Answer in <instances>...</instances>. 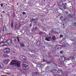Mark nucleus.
<instances>
[{
    "label": "nucleus",
    "instance_id": "obj_7",
    "mask_svg": "<svg viewBox=\"0 0 76 76\" xmlns=\"http://www.w3.org/2000/svg\"><path fill=\"white\" fill-rule=\"evenodd\" d=\"M61 59L62 61L64 62L66 60V58L64 56H62L61 57Z\"/></svg>",
    "mask_w": 76,
    "mask_h": 76
},
{
    "label": "nucleus",
    "instance_id": "obj_50",
    "mask_svg": "<svg viewBox=\"0 0 76 76\" xmlns=\"http://www.w3.org/2000/svg\"><path fill=\"white\" fill-rule=\"evenodd\" d=\"M64 76H67V74H66V73L65 75H64Z\"/></svg>",
    "mask_w": 76,
    "mask_h": 76
},
{
    "label": "nucleus",
    "instance_id": "obj_13",
    "mask_svg": "<svg viewBox=\"0 0 76 76\" xmlns=\"http://www.w3.org/2000/svg\"><path fill=\"white\" fill-rule=\"evenodd\" d=\"M51 69V68H50V66H48L45 68V69L46 70H48V69Z\"/></svg>",
    "mask_w": 76,
    "mask_h": 76
},
{
    "label": "nucleus",
    "instance_id": "obj_26",
    "mask_svg": "<svg viewBox=\"0 0 76 76\" xmlns=\"http://www.w3.org/2000/svg\"><path fill=\"white\" fill-rule=\"evenodd\" d=\"M59 46H60V45H57L56 46V48L59 47Z\"/></svg>",
    "mask_w": 76,
    "mask_h": 76
},
{
    "label": "nucleus",
    "instance_id": "obj_46",
    "mask_svg": "<svg viewBox=\"0 0 76 76\" xmlns=\"http://www.w3.org/2000/svg\"><path fill=\"white\" fill-rule=\"evenodd\" d=\"M34 19V20L35 21V20H36L37 19V18H35V19Z\"/></svg>",
    "mask_w": 76,
    "mask_h": 76
},
{
    "label": "nucleus",
    "instance_id": "obj_51",
    "mask_svg": "<svg viewBox=\"0 0 76 76\" xmlns=\"http://www.w3.org/2000/svg\"><path fill=\"white\" fill-rule=\"evenodd\" d=\"M62 1H66V0H62Z\"/></svg>",
    "mask_w": 76,
    "mask_h": 76
},
{
    "label": "nucleus",
    "instance_id": "obj_11",
    "mask_svg": "<svg viewBox=\"0 0 76 76\" xmlns=\"http://www.w3.org/2000/svg\"><path fill=\"white\" fill-rule=\"evenodd\" d=\"M12 53L13 54H14V55H15L16 54V52L15 50H14L12 52Z\"/></svg>",
    "mask_w": 76,
    "mask_h": 76
},
{
    "label": "nucleus",
    "instance_id": "obj_18",
    "mask_svg": "<svg viewBox=\"0 0 76 76\" xmlns=\"http://www.w3.org/2000/svg\"><path fill=\"white\" fill-rule=\"evenodd\" d=\"M17 39L18 41V42H20V39H19V37H17Z\"/></svg>",
    "mask_w": 76,
    "mask_h": 76
},
{
    "label": "nucleus",
    "instance_id": "obj_19",
    "mask_svg": "<svg viewBox=\"0 0 76 76\" xmlns=\"http://www.w3.org/2000/svg\"><path fill=\"white\" fill-rule=\"evenodd\" d=\"M20 45H21L22 47H25V45L23 44H20Z\"/></svg>",
    "mask_w": 76,
    "mask_h": 76
},
{
    "label": "nucleus",
    "instance_id": "obj_22",
    "mask_svg": "<svg viewBox=\"0 0 76 76\" xmlns=\"http://www.w3.org/2000/svg\"><path fill=\"white\" fill-rule=\"evenodd\" d=\"M11 26L12 28H13V23H11Z\"/></svg>",
    "mask_w": 76,
    "mask_h": 76
},
{
    "label": "nucleus",
    "instance_id": "obj_2",
    "mask_svg": "<svg viewBox=\"0 0 76 76\" xmlns=\"http://www.w3.org/2000/svg\"><path fill=\"white\" fill-rule=\"evenodd\" d=\"M22 66H23V69L25 70H27L29 67H28V63L24 62L22 64Z\"/></svg>",
    "mask_w": 76,
    "mask_h": 76
},
{
    "label": "nucleus",
    "instance_id": "obj_42",
    "mask_svg": "<svg viewBox=\"0 0 76 76\" xmlns=\"http://www.w3.org/2000/svg\"><path fill=\"white\" fill-rule=\"evenodd\" d=\"M65 13L66 14H68V12H66Z\"/></svg>",
    "mask_w": 76,
    "mask_h": 76
},
{
    "label": "nucleus",
    "instance_id": "obj_10",
    "mask_svg": "<svg viewBox=\"0 0 76 76\" xmlns=\"http://www.w3.org/2000/svg\"><path fill=\"white\" fill-rule=\"evenodd\" d=\"M62 6L64 9V10L65 9L66 7V4L63 3V4H62Z\"/></svg>",
    "mask_w": 76,
    "mask_h": 76
},
{
    "label": "nucleus",
    "instance_id": "obj_53",
    "mask_svg": "<svg viewBox=\"0 0 76 76\" xmlns=\"http://www.w3.org/2000/svg\"><path fill=\"white\" fill-rule=\"evenodd\" d=\"M7 75H9V73H7Z\"/></svg>",
    "mask_w": 76,
    "mask_h": 76
},
{
    "label": "nucleus",
    "instance_id": "obj_59",
    "mask_svg": "<svg viewBox=\"0 0 76 76\" xmlns=\"http://www.w3.org/2000/svg\"><path fill=\"white\" fill-rule=\"evenodd\" d=\"M41 35H42L43 34H42Z\"/></svg>",
    "mask_w": 76,
    "mask_h": 76
},
{
    "label": "nucleus",
    "instance_id": "obj_8",
    "mask_svg": "<svg viewBox=\"0 0 76 76\" xmlns=\"http://www.w3.org/2000/svg\"><path fill=\"white\" fill-rule=\"evenodd\" d=\"M33 75H34V76H39L40 75L37 74V72H34L33 73Z\"/></svg>",
    "mask_w": 76,
    "mask_h": 76
},
{
    "label": "nucleus",
    "instance_id": "obj_12",
    "mask_svg": "<svg viewBox=\"0 0 76 76\" xmlns=\"http://www.w3.org/2000/svg\"><path fill=\"white\" fill-rule=\"evenodd\" d=\"M4 67L3 64L1 63H0V68H3Z\"/></svg>",
    "mask_w": 76,
    "mask_h": 76
},
{
    "label": "nucleus",
    "instance_id": "obj_31",
    "mask_svg": "<svg viewBox=\"0 0 76 76\" xmlns=\"http://www.w3.org/2000/svg\"><path fill=\"white\" fill-rule=\"evenodd\" d=\"M60 38H63V36L62 34H61V35H60Z\"/></svg>",
    "mask_w": 76,
    "mask_h": 76
},
{
    "label": "nucleus",
    "instance_id": "obj_57",
    "mask_svg": "<svg viewBox=\"0 0 76 76\" xmlns=\"http://www.w3.org/2000/svg\"><path fill=\"white\" fill-rule=\"evenodd\" d=\"M7 4H6V6H7Z\"/></svg>",
    "mask_w": 76,
    "mask_h": 76
},
{
    "label": "nucleus",
    "instance_id": "obj_29",
    "mask_svg": "<svg viewBox=\"0 0 76 76\" xmlns=\"http://www.w3.org/2000/svg\"><path fill=\"white\" fill-rule=\"evenodd\" d=\"M22 13H23V15H25L26 14V13L24 12H22Z\"/></svg>",
    "mask_w": 76,
    "mask_h": 76
},
{
    "label": "nucleus",
    "instance_id": "obj_48",
    "mask_svg": "<svg viewBox=\"0 0 76 76\" xmlns=\"http://www.w3.org/2000/svg\"><path fill=\"white\" fill-rule=\"evenodd\" d=\"M30 26H31H31H32V24H30Z\"/></svg>",
    "mask_w": 76,
    "mask_h": 76
},
{
    "label": "nucleus",
    "instance_id": "obj_37",
    "mask_svg": "<svg viewBox=\"0 0 76 76\" xmlns=\"http://www.w3.org/2000/svg\"><path fill=\"white\" fill-rule=\"evenodd\" d=\"M72 12H73V13H74V12H75V10H74V9H72Z\"/></svg>",
    "mask_w": 76,
    "mask_h": 76
},
{
    "label": "nucleus",
    "instance_id": "obj_36",
    "mask_svg": "<svg viewBox=\"0 0 76 76\" xmlns=\"http://www.w3.org/2000/svg\"><path fill=\"white\" fill-rule=\"evenodd\" d=\"M66 45L67 46V47H69V44H68V43H66Z\"/></svg>",
    "mask_w": 76,
    "mask_h": 76
},
{
    "label": "nucleus",
    "instance_id": "obj_52",
    "mask_svg": "<svg viewBox=\"0 0 76 76\" xmlns=\"http://www.w3.org/2000/svg\"><path fill=\"white\" fill-rule=\"evenodd\" d=\"M2 12L4 13H5V12H4V11H3Z\"/></svg>",
    "mask_w": 76,
    "mask_h": 76
},
{
    "label": "nucleus",
    "instance_id": "obj_15",
    "mask_svg": "<svg viewBox=\"0 0 76 76\" xmlns=\"http://www.w3.org/2000/svg\"><path fill=\"white\" fill-rule=\"evenodd\" d=\"M59 63L61 66H63V63H62V62H61V61H59Z\"/></svg>",
    "mask_w": 76,
    "mask_h": 76
},
{
    "label": "nucleus",
    "instance_id": "obj_3",
    "mask_svg": "<svg viewBox=\"0 0 76 76\" xmlns=\"http://www.w3.org/2000/svg\"><path fill=\"white\" fill-rule=\"evenodd\" d=\"M19 59L21 61H26V58L24 56H19Z\"/></svg>",
    "mask_w": 76,
    "mask_h": 76
},
{
    "label": "nucleus",
    "instance_id": "obj_47",
    "mask_svg": "<svg viewBox=\"0 0 76 76\" xmlns=\"http://www.w3.org/2000/svg\"><path fill=\"white\" fill-rule=\"evenodd\" d=\"M10 41H12V40L11 39H10Z\"/></svg>",
    "mask_w": 76,
    "mask_h": 76
},
{
    "label": "nucleus",
    "instance_id": "obj_44",
    "mask_svg": "<svg viewBox=\"0 0 76 76\" xmlns=\"http://www.w3.org/2000/svg\"><path fill=\"white\" fill-rule=\"evenodd\" d=\"M72 67H75V65H72Z\"/></svg>",
    "mask_w": 76,
    "mask_h": 76
},
{
    "label": "nucleus",
    "instance_id": "obj_41",
    "mask_svg": "<svg viewBox=\"0 0 76 76\" xmlns=\"http://www.w3.org/2000/svg\"><path fill=\"white\" fill-rule=\"evenodd\" d=\"M7 35H10V33H8L7 34Z\"/></svg>",
    "mask_w": 76,
    "mask_h": 76
},
{
    "label": "nucleus",
    "instance_id": "obj_21",
    "mask_svg": "<svg viewBox=\"0 0 76 76\" xmlns=\"http://www.w3.org/2000/svg\"><path fill=\"white\" fill-rule=\"evenodd\" d=\"M17 42L18 41H17V40H16V39H14V43H17Z\"/></svg>",
    "mask_w": 76,
    "mask_h": 76
},
{
    "label": "nucleus",
    "instance_id": "obj_56",
    "mask_svg": "<svg viewBox=\"0 0 76 76\" xmlns=\"http://www.w3.org/2000/svg\"><path fill=\"white\" fill-rule=\"evenodd\" d=\"M59 9H61V7H59Z\"/></svg>",
    "mask_w": 76,
    "mask_h": 76
},
{
    "label": "nucleus",
    "instance_id": "obj_55",
    "mask_svg": "<svg viewBox=\"0 0 76 76\" xmlns=\"http://www.w3.org/2000/svg\"><path fill=\"white\" fill-rule=\"evenodd\" d=\"M12 0V1H15V0Z\"/></svg>",
    "mask_w": 76,
    "mask_h": 76
},
{
    "label": "nucleus",
    "instance_id": "obj_14",
    "mask_svg": "<svg viewBox=\"0 0 76 76\" xmlns=\"http://www.w3.org/2000/svg\"><path fill=\"white\" fill-rule=\"evenodd\" d=\"M13 44V42L12 41H10V42L8 43V44L10 45H12Z\"/></svg>",
    "mask_w": 76,
    "mask_h": 76
},
{
    "label": "nucleus",
    "instance_id": "obj_43",
    "mask_svg": "<svg viewBox=\"0 0 76 76\" xmlns=\"http://www.w3.org/2000/svg\"><path fill=\"white\" fill-rule=\"evenodd\" d=\"M57 48V49H61V48Z\"/></svg>",
    "mask_w": 76,
    "mask_h": 76
},
{
    "label": "nucleus",
    "instance_id": "obj_16",
    "mask_svg": "<svg viewBox=\"0 0 76 76\" xmlns=\"http://www.w3.org/2000/svg\"><path fill=\"white\" fill-rule=\"evenodd\" d=\"M68 16L69 17V18H72L73 16V15L72 14L71 15H70V14H69L68 15Z\"/></svg>",
    "mask_w": 76,
    "mask_h": 76
},
{
    "label": "nucleus",
    "instance_id": "obj_23",
    "mask_svg": "<svg viewBox=\"0 0 76 76\" xmlns=\"http://www.w3.org/2000/svg\"><path fill=\"white\" fill-rule=\"evenodd\" d=\"M9 40H7L5 42V43H6V42H7V43H8V44L9 43Z\"/></svg>",
    "mask_w": 76,
    "mask_h": 76
},
{
    "label": "nucleus",
    "instance_id": "obj_38",
    "mask_svg": "<svg viewBox=\"0 0 76 76\" xmlns=\"http://www.w3.org/2000/svg\"><path fill=\"white\" fill-rule=\"evenodd\" d=\"M74 24L75 26H76V22L75 23H74Z\"/></svg>",
    "mask_w": 76,
    "mask_h": 76
},
{
    "label": "nucleus",
    "instance_id": "obj_30",
    "mask_svg": "<svg viewBox=\"0 0 76 76\" xmlns=\"http://www.w3.org/2000/svg\"><path fill=\"white\" fill-rule=\"evenodd\" d=\"M59 3H60V4L61 6V5H62V4H63V3L61 2H60Z\"/></svg>",
    "mask_w": 76,
    "mask_h": 76
},
{
    "label": "nucleus",
    "instance_id": "obj_27",
    "mask_svg": "<svg viewBox=\"0 0 76 76\" xmlns=\"http://www.w3.org/2000/svg\"><path fill=\"white\" fill-rule=\"evenodd\" d=\"M54 32V29H52L51 31L50 32H51V34L52 33H53V32Z\"/></svg>",
    "mask_w": 76,
    "mask_h": 76
},
{
    "label": "nucleus",
    "instance_id": "obj_1",
    "mask_svg": "<svg viewBox=\"0 0 76 76\" xmlns=\"http://www.w3.org/2000/svg\"><path fill=\"white\" fill-rule=\"evenodd\" d=\"M10 65L12 69L15 70L17 68H18L19 70H20V64L16 60L12 61Z\"/></svg>",
    "mask_w": 76,
    "mask_h": 76
},
{
    "label": "nucleus",
    "instance_id": "obj_6",
    "mask_svg": "<svg viewBox=\"0 0 76 76\" xmlns=\"http://www.w3.org/2000/svg\"><path fill=\"white\" fill-rule=\"evenodd\" d=\"M53 72L54 73V74H56L58 73L59 72L58 71L56 70V69H53L52 70Z\"/></svg>",
    "mask_w": 76,
    "mask_h": 76
},
{
    "label": "nucleus",
    "instance_id": "obj_32",
    "mask_svg": "<svg viewBox=\"0 0 76 76\" xmlns=\"http://www.w3.org/2000/svg\"><path fill=\"white\" fill-rule=\"evenodd\" d=\"M0 19H1L3 18V16H2V15H1V16H0Z\"/></svg>",
    "mask_w": 76,
    "mask_h": 76
},
{
    "label": "nucleus",
    "instance_id": "obj_24",
    "mask_svg": "<svg viewBox=\"0 0 76 76\" xmlns=\"http://www.w3.org/2000/svg\"><path fill=\"white\" fill-rule=\"evenodd\" d=\"M1 44H4V42L3 41H1V42H0V44L1 45Z\"/></svg>",
    "mask_w": 76,
    "mask_h": 76
},
{
    "label": "nucleus",
    "instance_id": "obj_34",
    "mask_svg": "<svg viewBox=\"0 0 76 76\" xmlns=\"http://www.w3.org/2000/svg\"><path fill=\"white\" fill-rule=\"evenodd\" d=\"M61 20H62V21H63V20H64V19H63V17L61 18Z\"/></svg>",
    "mask_w": 76,
    "mask_h": 76
},
{
    "label": "nucleus",
    "instance_id": "obj_4",
    "mask_svg": "<svg viewBox=\"0 0 76 76\" xmlns=\"http://www.w3.org/2000/svg\"><path fill=\"white\" fill-rule=\"evenodd\" d=\"M4 52L6 54H8L10 52V49H5L4 50Z\"/></svg>",
    "mask_w": 76,
    "mask_h": 76
},
{
    "label": "nucleus",
    "instance_id": "obj_33",
    "mask_svg": "<svg viewBox=\"0 0 76 76\" xmlns=\"http://www.w3.org/2000/svg\"><path fill=\"white\" fill-rule=\"evenodd\" d=\"M1 7H3V4H1Z\"/></svg>",
    "mask_w": 76,
    "mask_h": 76
},
{
    "label": "nucleus",
    "instance_id": "obj_45",
    "mask_svg": "<svg viewBox=\"0 0 76 76\" xmlns=\"http://www.w3.org/2000/svg\"><path fill=\"white\" fill-rule=\"evenodd\" d=\"M1 41H2L1 40V37L0 38V42H1Z\"/></svg>",
    "mask_w": 76,
    "mask_h": 76
},
{
    "label": "nucleus",
    "instance_id": "obj_35",
    "mask_svg": "<svg viewBox=\"0 0 76 76\" xmlns=\"http://www.w3.org/2000/svg\"><path fill=\"white\" fill-rule=\"evenodd\" d=\"M34 21H35V20H34V19H33L31 20V22H34Z\"/></svg>",
    "mask_w": 76,
    "mask_h": 76
},
{
    "label": "nucleus",
    "instance_id": "obj_40",
    "mask_svg": "<svg viewBox=\"0 0 76 76\" xmlns=\"http://www.w3.org/2000/svg\"><path fill=\"white\" fill-rule=\"evenodd\" d=\"M63 51H61L60 52V54H63Z\"/></svg>",
    "mask_w": 76,
    "mask_h": 76
},
{
    "label": "nucleus",
    "instance_id": "obj_20",
    "mask_svg": "<svg viewBox=\"0 0 76 76\" xmlns=\"http://www.w3.org/2000/svg\"><path fill=\"white\" fill-rule=\"evenodd\" d=\"M52 39L53 40H56V37L53 36V37L52 38Z\"/></svg>",
    "mask_w": 76,
    "mask_h": 76
},
{
    "label": "nucleus",
    "instance_id": "obj_54",
    "mask_svg": "<svg viewBox=\"0 0 76 76\" xmlns=\"http://www.w3.org/2000/svg\"><path fill=\"white\" fill-rule=\"evenodd\" d=\"M17 5H18L19 4H18V3H17Z\"/></svg>",
    "mask_w": 76,
    "mask_h": 76
},
{
    "label": "nucleus",
    "instance_id": "obj_58",
    "mask_svg": "<svg viewBox=\"0 0 76 76\" xmlns=\"http://www.w3.org/2000/svg\"><path fill=\"white\" fill-rule=\"evenodd\" d=\"M1 39H3V38H1Z\"/></svg>",
    "mask_w": 76,
    "mask_h": 76
},
{
    "label": "nucleus",
    "instance_id": "obj_17",
    "mask_svg": "<svg viewBox=\"0 0 76 76\" xmlns=\"http://www.w3.org/2000/svg\"><path fill=\"white\" fill-rule=\"evenodd\" d=\"M36 44L37 45H40V42H37Z\"/></svg>",
    "mask_w": 76,
    "mask_h": 76
},
{
    "label": "nucleus",
    "instance_id": "obj_9",
    "mask_svg": "<svg viewBox=\"0 0 76 76\" xmlns=\"http://www.w3.org/2000/svg\"><path fill=\"white\" fill-rule=\"evenodd\" d=\"M6 29V26H4L3 28V32H5V31H7Z\"/></svg>",
    "mask_w": 76,
    "mask_h": 76
},
{
    "label": "nucleus",
    "instance_id": "obj_28",
    "mask_svg": "<svg viewBox=\"0 0 76 76\" xmlns=\"http://www.w3.org/2000/svg\"><path fill=\"white\" fill-rule=\"evenodd\" d=\"M39 34H43V32L42 31H40L39 32Z\"/></svg>",
    "mask_w": 76,
    "mask_h": 76
},
{
    "label": "nucleus",
    "instance_id": "obj_25",
    "mask_svg": "<svg viewBox=\"0 0 76 76\" xmlns=\"http://www.w3.org/2000/svg\"><path fill=\"white\" fill-rule=\"evenodd\" d=\"M48 54L49 55V58H52V57H51V56L50 55V53H48Z\"/></svg>",
    "mask_w": 76,
    "mask_h": 76
},
{
    "label": "nucleus",
    "instance_id": "obj_49",
    "mask_svg": "<svg viewBox=\"0 0 76 76\" xmlns=\"http://www.w3.org/2000/svg\"><path fill=\"white\" fill-rule=\"evenodd\" d=\"M31 53H34V52L32 51H30Z\"/></svg>",
    "mask_w": 76,
    "mask_h": 76
},
{
    "label": "nucleus",
    "instance_id": "obj_39",
    "mask_svg": "<svg viewBox=\"0 0 76 76\" xmlns=\"http://www.w3.org/2000/svg\"><path fill=\"white\" fill-rule=\"evenodd\" d=\"M46 39V40L48 41H49V39Z\"/></svg>",
    "mask_w": 76,
    "mask_h": 76
},
{
    "label": "nucleus",
    "instance_id": "obj_5",
    "mask_svg": "<svg viewBox=\"0 0 76 76\" xmlns=\"http://www.w3.org/2000/svg\"><path fill=\"white\" fill-rule=\"evenodd\" d=\"M10 61V60L7 59H6L4 61L3 63H4L5 64H7L8 63H9V62Z\"/></svg>",
    "mask_w": 76,
    "mask_h": 76
}]
</instances>
